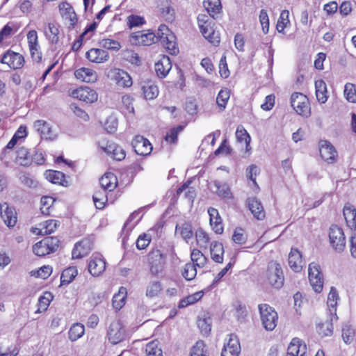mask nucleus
I'll list each match as a JSON object with an SVG mask.
<instances>
[{
  "instance_id": "nucleus-46",
  "label": "nucleus",
  "mask_w": 356,
  "mask_h": 356,
  "mask_svg": "<svg viewBox=\"0 0 356 356\" xmlns=\"http://www.w3.org/2000/svg\"><path fill=\"white\" fill-rule=\"evenodd\" d=\"M55 200L50 196H44L41 198L40 203L41 207L40 211L42 214L49 216L51 214L53 204Z\"/></svg>"
},
{
  "instance_id": "nucleus-42",
  "label": "nucleus",
  "mask_w": 356,
  "mask_h": 356,
  "mask_svg": "<svg viewBox=\"0 0 356 356\" xmlns=\"http://www.w3.org/2000/svg\"><path fill=\"white\" fill-rule=\"evenodd\" d=\"M77 273V269L74 266H70L65 269L60 276L61 284H70L76 277Z\"/></svg>"
},
{
  "instance_id": "nucleus-12",
  "label": "nucleus",
  "mask_w": 356,
  "mask_h": 356,
  "mask_svg": "<svg viewBox=\"0 0 356 356\" xmlns=\"http://www.w3.org/2000/svg\"><path fill=\"white\" fill-rule=\"evenodd\" d=\"M135 152L141 156H147L152 151L150 142L142 136H136L131 142Z\"/></svg>"
},
{
  "instance_id": "nucleus-58",
  "label": "nucleus",
  "mask_w": 356,
  "mask_h": 356,
  "mask_svg": "<svg viewBox=\"0 0 356 356\" xmlns=\"http://www.w3.org/2000/svg\"><path fill=\"white\" fill-rule=\"evenodd\" d=\"M190 356H208L205 344L202 341H197L193 347Z\"/></svg>"
},
{
  "instance_id": "nucleus-13",
  "label": "nucleus",
  "mask_w": 356,
  "mask_h": 356,
  "mask_svg": "<svg viewBox=\"0 0 356 356\" xmlns=\"http://www.w3.org/2000/svg\"><path fill=\"white\" fill-rule=\"evenodd\" d=\"M0 214L4 223L8 227H13L17 222V217L15 209L10 207L7 202L0 204Z\"/></svg>"
},
{
  "instance_id": "nucleus-9",
  "label": "nucleus",
  "mask_w": 356,
  "mask_h": 356,
  "mask_svg": "<svg viewBox=\"0 0 356 356\" xmlns=\"http://www.w3.org/2000/svg\"><path fill=\"white\" fill-rule=\"evenodd\" d=\"M126 331L120 321L112 322L108 330V340L113 344H117L125 339Z\"/></svg>"
},
{
  "instance_id": "nucleus-2",
  "label": "nucleus",
  "mask_w": 356,
  "mask_h": 356,
  "mask_svg": "<svg viewBox=\"0 0 356 356\" xmlns=\"http://www.w3.org/2000/svg\"><path fill=\"white\" fill-rule=\"evenodd\" d=\"M259 310L264 327L268 331H273L277 326L278 320L277 313L267 304L259 305Z\"/></svg>"
},
{
  "instance_id": "nucleus-1",
  "label": "nucleus",
  "mask_w": 356,
  "mask_h": 356,
  "mask_svg": "<svg viewBox=\"0 0 356 356\" xmlns=\"http://www.w3.org/2000/svg\"><path fill=\"white\" fill-rule=\"evenodd\" d=\"M262 278L275 289L282 288L284 285V277L280 264L273 261L269 262L266 270L262 275Z\"/></svg>"
},
{
  "instance_id": "nucleus-16",
  "label": "nucleus",
  "mask_w": 356,
  "mask_h": 356,
  "mask_svg": "<svg viewBox=\"0 0 356 356\" xmlns=\"http://www.w3.org/2000/svg\"><path fill=\"white\" fill-rule=\"evenodd\" d=\"M33 127L45 139L54 140L56 138V134L51 127L44 120H38L35 121Z\"/></svg>"
},
{
  "instance_id": "nucleus-34",
  "label": "nucleus",
  "mask_w": 356,
  "mask_h": 356,
  "mask_svg": "<svg viewBox=\"0 0 356 356\" xmlns=\"http://www.w3.org/2000/svg\"><path fill=\"white\" fill-rule=\"evenodd\" d=\"M144 97L147 100L155 99L159 95V88L152 81L145 83L142 86Z\"/></svg>"
},
{
  "instance_id": "nucleus-23",
  "label": "nucleus",
  "mask_w": 356,
  "mask_h": 356,
  "mask_svg": "<svg viewBox=\"0 0 356 356\" xmlns=\"http://www.w3.org/2000/svg\"><path fill=\"white\" fill-rule=\"evenodd\" d=\"M86 58L92 63H102L109 58L108 53L102 49L92 48L86 52Z\"/></svg>"
},
{
  "instance_id": "nucleus-29",
  "label": "nucleus",
  "mask_w": 356,
  "mask_h": 356,
  "mask_svg": "<svg viewBox=\"0 0 356 356\" xmlns=\"http://www.w3.org/2000/svg\"><path fill=\"white\" fill-rule=\"evenodd\" d=\"M74 75L77 79L87 83H94L97 79L96 72L90 68L78 69L75 71Z\"/></svg>"
},
{
  "instance_id": "nucleus-32",
  "label": "nucleus",
  "mask_w": 356,
  "mask_h": 356,
  "mask_svg": "<svg viewBox=\"0 0 356 356\" xmlns=\"http://www.w3.org/2000/svg\"><path fill=\"white\" fill-rule=\"evenodd\" d=\"M202 35L211 43L218 45L220 43V36L218 32H216L212 23L200 29Z\"/></svg>"
},
{
  "instance_id": "nucleus-31",
  "label": "nucleus",
  "mask_w": 356,
  "mask_h": 356,
  "mask_svg": "<svg viewBox=\"0 0 356 356\" xmlns=\"http://www.w3.org/2000/svg\"><path fill=\"white\" fill-rule=\"evenodd\" d=\"M59 32V26L55 22L48 23L44 30L47 39L53 44L58 42Z\"/></svg>"
},
{
  "instance_id": "nucleus-20",
  "label": "nucleus",
  "mask_w": 356,
  "mask_h": 356,
  "mask_svg": "<svg viewBox=\"0 0 356 356\" xmlns=\"http://www.w3.org/2000/svg\"><path fill=\"white\" fill-rule=\"evenodd\" d=\"M339 300V294L337 289L332 286L327 296V316H331L332 318H338L337 315V307Z\"/></svg>"
},
{
  "instance_id": "nucleus-61",
  "label": "nucleus",
  "mask_w": 356,
  "mask_h": 356,
  "mask_svg": "<svg viewBox=\"0 0 356 356\" xmlns=\"http://www.w3.org/2000/svg\"><path fill=\"white\" fill-rule=\"evenodd\" d=\"M51 296V295L50 293H47L44 294V296L40 297L39 300H38L39 307L36 312L40 313L42 311H45L47 309V307L51 302V300H50Z\"/></svg>"
},
{
  "instance_id": "nucleus-53",
  "label": "nucleus",
  "mask_w": 356,
  "mask_h": 356,
  "mask_svg": "<svg viewBox=\"0 0 356 356\" xmlns=\"http://www.w3.org/2000/svg\"><path fill=\"white\" fill-rule=\"evenodd\" d=\"M355 330L349 324H344L342 327V339L343 341L349 344L355 337Z\"/></svg>"
},
{
  "instance_id": "nucleus-10",
  "label": "nucleus",
  "mask_w": 356,
  "mask_h": 356,
  "mask_svg": "<svg viewBox=\"0 0 356 356\" xmlns=\"http://www.w3.org/2000/svg\"><path fill=\"white\" fill-rule=\"evenodd\" d=\"M71 96L86 103H93L97 100V93L89 87H80L73 90Z\"/></svg>"
},
{
  "instance_id": "nucleus-60",
  "label": "nucleus",
  "mask_w": 356,
  "mask_h": 356,
  "mask_svg": "<svg viewBox=\"0 0 356 356\" xmlns=\"http://www.w3.org/2000/svg\"><path fill=\"white\" fill-rule=\"evenodd\" d=\"M184 129V127L181 125L178 126L177 127L172 128L170 130L168 133L165 136V140L166 142L169 143H175L177 140V136L179 132L181 131Z\"/></svg>"
},
{
  "instance_id": "nucleus-8",
  "label": "nucleus",
  "mask_w": 356,
  "mask_h": 356,
  "mask_svg": "<svg viewBox=\"0 0 356 356\" xmlns=\"http://www.w3.org/2000/svg\"><path fill=\"white\" fill-rule=\"evenodd\" d=\"M309 280L310 284L316 293H320L323 289V279L320 271L318 264L313 262L311 263L308 268Z\"/></svg>"
},
{
  "instance_id": "nucleus-41",
  "label": "nucleus",
  "mask_w": 356,
  "mask_h": 356,
  "mask_svg": "<svg viewBox=\"0 0 356 356\" xmlns=\"http://www.w3.org/2000/svg\"><path fill=\"white\" fill-rule=\"evenodd\" d=\"M16 161L19 165L28 166L31 163V158L28 149L25 147H20L17 151Z\"/></svg>"
},
{
  "instance_id": "nucleus-56",
  "label": "nucleus",
  "mask_w": 356,
  "mask_h": 356,
  "mask_svg": "<svg viewBox=\"0 0 356 356\" xmlns=\"http://www.w3.org/2000/svg\"><path fill=\"white\" fill-rule=\"evenodd\" d=\"M197 275L196 266L191 263L186 264L182 271L183 277L187 280H193Z\"/></svg>"
},
{
  "instance_id": "nucleus-47",
  "label": "nucleus",
  "mask_w": 356,
  "mask_h": 356,
  "mask_svg": "<svg viewBox=\"0 0 356 356\" xmlns=\"http://www.w3.org/2000/svg\"><path fill=\"white\" fill-rule=\"evenodd\" d=\"M195 238L197 245L200 248H207L209 242V237L207 232L200 228L195 232Z\"/></svg>"
},
{
  "instance_id": "nucleus-48",
  "label": "nucleus",
  "mask_w": 356,
  "mask_h": 356,
  "mask_svg": "<svg viewBox=\"0 0 356 356\" xmlns=\"http://www.w3.org/2000/svg\"><path fill=\"white\" fill-rule=\"evenodd\" d=\"M156 41L160 40L161 42L164 40H168V38L174 39L175 36L170 31L168 27L165 24H161L159 26L157 30V33L156 34Z\"/></svg>"
},
{
  "instance_id": "nucleus-14",
  "label": "nucleus",
  "mask_w": 356,
  "mask_h": 356,
  "mask_svg": "<svg viewBox=\"0 0 356 356\" xmlns=\"http://www.w3.org/2000/svg\"><path fill=\"white\" fill-rule=\"evenodd\" d=\"M1 62L7 64L10 68L16 70L20 69L24 65V58L19 53L8 51L3 54Z\"/></svg>"
},
{
  "instance_id": "nucleus-7",
  "label": "nucleus",
  "mask_w": 356,
  "mask_h": 356,
  "mask_svg": "<svg viewBox=\"0 0 356 356\" xmlns=\"http://www.w3.org/2000/svg\"><path fill=\"white\" fill-rule=\"evenodd\" d=\"M133 44L138 46H149L156 42V34L149 30L133 33L130 37Z\"/></svg>"
},
{
  "instance_id": "nucleus-26",
  "label": "nucleus",
  "mask_w": 356,
  "mask_h": 356,
  "mask_svg": "<svg viewBox=\"0 0 356 356\" xmlns=\"http://www.w3.org/2000/svg\"><path fill=\"white\" fill-rule=\"evenodd\" d=\"M106 268V262L104 259L94 257L91 258L88 264V270L95 277L102 275Z\"/></svg>"
},
{
  "instance_id": "nucleus-54",
  "label": "nucleus",
  "mask_w": 356,
  "mask_h": 356,
  "mask_svg": "<svg viewBox=\"0 0 356 356\" xmlns=\"http://www.w3.org/2000/svg\"><path fill=\"white\" fill-rule=\"evenodd\" d=\"M289 12L287 10H284L281 12L280 16L277 23L276 29L278 32L282 33L284 31L287 24L289 23Z\"/></svg>"
},
{
  "instance_id": "nucleus-39",
  "label": "nucleus",
  "mask_w": 356,
  "mask_h": 356,
  "mask_svg": "<svg viewBox=\"0 0 356 356\" xmlns=\"http://www.w3.org/2000/svg\"><path fill=\"white\" fill-rule=\"evenodd\" d=\"M236 137L238 142H244L245 143L246 151L249 152L251 149V137L248 133V131L242 126H239L237 127L236 131Z\"/></svg>"
},
{
  "instance_id": "nucleus-51",
  "label": "nucleus",
  "mask_w": 356,
  "mask_h": 356,
  "mask_svg": "<svg viewBox=\"0 0 356 356\" xmlns=\"http://www.w3.org/2000/svg\"><path fill=\"white\" fill-rule=\"evenodd\" d=\"M99 44L102 48L113 51H118L121 47L118 41L110 38H104L99 42Z\"/></svg>"
},
{
  "instance_id": "nucleus-28",
  "label": "nucleus",
  "mask_w": 356,
  "mask_h": 356,
  "mask_svg": "<svg viewBox=\"0 0 356 356\" xmlns=\"http://www.w3.org/2000/svg\"><path fill=\"white\" fill-rule=\"evenodd\" d=\"M338 318H332L327 316V318L318 323L316 325L317 332L322 337H330L333 333V322L337 321Z\"/></svg>"
},
{
  "instance_id": "nucleus-17",
  "label": "nucleus",
  "mask_w": 356,
  "mask_h": 356,
  "mask_svg": "<svg viewBox=\"0 0 356 356\" xmlns=\"http://www.w3.org/2000/svg\"><path fill=\"white\" fill-rule=\"evenodd\" d=\"M241 346L235 335H230L228 342L225 344L222 350L221 356H238Z\"/></svg>"
},
{
  "instance_id": "nucleus-24",
  "label": "nucleus",
  "mask_w": 356,
  "mask_h": 356,
  "mask_svg": "<svg viewBox=\"0 0 356 356\" xmlns=\"http://www.w3.org/2000/svg\"><path fill=\"white\" fill-rule=\"evenodd\" d=\"M155 71L160 78H165L172 68V63L170 58L163 56L162 58L155 63Z\"/></svg>"
},
{
  "instance_id": "nucleus-38",
  "label": "nucleus",
  "mask_w": 356,
  "mask_h": 356,
  "mask_svg": "<svg viewBox=\"0 0 356 356\" xmlns=\"http://www.w3.org/2000/svg\"><path fill=\"white\" fill-rule=\"evenodd\" d=\"M191 184L192 180L188 179L186 183L178 188L177 195H179L181 193L185 192V197L191 202H193L196 193L194 188L190 186Z\"/></svg>"
},
{
  "instance_id": "nucleus-37",
  "label": "nucleus",
  "mask_w": 356,
  "mask_h": 356,
  "mask_svg": "<svg viewBox=\"0 0 356 356\" xmlns=\"http://www.w3.org/2000/svg\"><path fill=\"white\" fill-rule=\"evenodd\" d=\"M115 80L120 86L124 88H128L132 85V79L129 74L122 70H118L115 72Z\"/></svg>"
},
{
  "instance_id": "nucleus-36",
  "label": "nucleus",
  "mask_w": 356,
  "mask_h": 356,
  "mask_svg": "<svg viewBox=\"0 0 356 356\" xmlns=\"http://www.w3.org/2000/svg\"><path fill=\"white\" fill-rule=\"evenodd\" d=\"M316 96L321 104H324L327 100V86L324 81L320 79L315 81Z\"/></svg>"
},
{
  "instance_id": "nucleus-62",
  "label": "nucleus",
  "mask_w": 356,
  "mask_h": 356,
  "mask_svg": "<svg viewBox=\"0 0 356 356\" xmlns=\"http://www.w3.org/2000/svg\"><path fill=\"white\" fill-rule=\"evenodd\" d=\"M118 128V120L114 116H109L105 123L104 129L108 133H114Z\"/></svg>"
},
{
  "instance_id": "nucleus-11",
  "label": "nucleus",
  "mask_w": 356,
  "mask_h": 356,
  "mask_svg": "<svg viewBox=\"0 0 356 356\" xmlns=\"http://www.w3.org/2000/svg\"><path fill=\"white\" fill-rule=\"evenodd\" d=\"M320 154L327 163H334L337 161L338 154L334 147L327 140L320 141Z\"/></svg>"
},
{
  "instance_id": "nucleus-4",
  "label": "nucleus",
  "mask_w": 356,
  "mask_h": 356,
  "mask_svg": "<svg viewBox=\"0 0 356 356\" xmlns=\"http://www.w3.org/2000/svg\"><path fill=\"white\" fill-rule=\"evenodd\" d=\"M59 242L56 237H46L33 246V251L37 256L44 257L55 252L59 246Z\"/></svg>"
},
{
  "instance_id": "nucleus-15",
  "label": "nucleus",
  "mask_w": 356,
  "mask_h": 356,
  "mask_svg": "<svg viewBox=\"0 0 356 356\" xmlns=\"http://www.w3.org/2000/svg\"><path fill=\"white\" fill-rule=\"evenodd\" d=\"M286 356H309L307 345L298 338H293L288 346Z\"/></svg>"
},
{
  "instance_id": "nucleus-22",
  "label": "nucleus",
  "mask_w": 356,
  "mask_h": 356,
  "mask_svg": "<svg viewBox=\"0 0 356 356\" xmlns=\"http://www.w3.org/2000/svg\"><path fill=\"white\" fill-rule=\"evenodd\" d=\"M343 214L348 227L351 230L356 229V208L350 203L345 204Z\"/></svg>"
},
{
  "instance_id": "nucleus-27",
  "label": "nucleus",
  "mask_w": 356,
  "mask_h": 356,
  "mask_svg": "<svg viewBox=\"0 0 356 356\" xmlns=\"http://www.w3.org/2000/svg\"><path fill=\"white\" fill-rule=\"evenodd\" d=\"M209 188L219 196L223 198L229 199L232 197V193L229 187L226 184H222L219 180H213L208 183Z\"/></svg>"
},
{
  "instance_id": "nucleus-64",
  "label": "nucleus",
  "mask_w": 356,
  "mask_h": 356,
  "mask_svg": "<svg viewBox=\"0 0 356 356\" xmlns=\"http://www.w3.org/2000/svg\"><path fill=\"white\" fill-rule=\"evenodd\" d=\"M150 241L151 238L148 234H141L136 241V247L138 250H144L149 245Z\"/></svg>"
},
{
  "instance_id": "nucleus-49",
  "label": "nucleus",
  "mask_w": 356,
  "mask_h": 356,
  "mask_svg": "<svg viewBox=\"0 0 356 356\" xmlns=\"http://www.w3.org/2000/svg\"><path fill=\"white\" fill-rule=\"evenodd\" d=\"M126 289L121 287L118 294L114 295L112 300L113 307L116 310H120L124 304Z\"/></svg>"
},
{
  "instance_id": "nucleus-63",
  "label": "nucleus",
  "mask_w": 356,
  "mask_h": 356,
  "mask_svg": "<svg viewBox=\"0 0 356 356\" xmlns=\"http://www.w3.org/2000/svg\"><path fill=\"white\" fill-rule=\"evenodd\" d=\"M174 39L168 38V40L165 39L161 41L163 45L165 47V49L168 51V52L172 55H176L179 52V49L177 46L176 42Z\"/></svg>"
},
{
  "instance_id": "nucleus-50",
  "label": "nucleus",
  "mask_w": 356,
  "mask_h": 356,
  "mask_svg": "<svg viewBox=\"0 0 356 356\" xmlns=\"http://www.w3.org/2000/svg\"><path fill=\"white\" fill-rule=\"evenodd\" d=\"M197 326L204 335H207L211 330V320L210 317H199Z\"/></svg>"
},
{
  "instance_id": "nucleus-35",
  "label": "nucleus",
  "mask_w": 356,
  "mask_h": 356,
  "mask_svg": "<svg viewBox=\"0 0 356 356\" xmlns=\"http://www.w3.org/2000/svg\"><path fill=\"white\" fill-rule=\"evenodd\" d=\"M175 233H179L181 238L188 243V240L193 236L191 224L190 222H184L181 225H177L175 227Z\"/></svg>"
},
{
  "instance_id": "nucleus-33",
  "label": "nucleus",
  "mask_w": 356,
  "mask_h": 356,
  "mask_svg": "<svg viewBox=\"0 0 356 356\" xmlns=\"http://www.w3.org/2000/svg\"><path fill=\"white\" fill-rule=\"evenodd\" d=\"M210 252L211 259L216 263L221 264L223 261L224 248L222 243L213 241L211 243Z\"/></svg>"
},
{
  "instance_id": "nucleus-44",
  "label": "nucleus",
  "mask_w": 356,
  "mask_h": 356,
  "mask_svg": "<svg viewBox=\"0 0 356 356\" xmlns=\"http://www.w3.org/2000/svg\"><path fill=\"white\" fill-rule=\"evenodd\" d=\"M146 356H163L159 342L152 341L149 342L145 347Z\"/></svg>"
},
{
  "instance_id": "nucleus-25",
  "label": "nucleus",
  "mask_w": 356,
  "mask_h": 356,
  "mask_svg": "<svg viewBox=\"0 0 356 356\" xmlns=\"http://www.w3.org/2000/svg\"><path fill=\"white\" fill-rule=\"evenodd\" d=\"M247 204L249 210L253 214L254 217L259 220L265 218V211L261 203L255 197H249L247 200Z\"/></svg>"
},
{
  "instance_id": "nucleus-19",
  "label": "nucleus",
  "mask_w": 356,
  "mask_h": 356,
  "mask_svg": "<svg viewBox=\"0 0 356 356\" xmlns=\"http://www.w3.org/2000/svg\"><path fill=\"white\" fill-rule=\"evenodd\" d=\"M59 9L62 17L70 22L69 29H73L77 22V16L73 8L67 3H62L59 5Z\"/></svg>"
},
{
  "instance_id": "nucleus-21",
  "label": "nucleus",
  "mask_w": 356,
  "mask_h": 356,
  "mask_svg": "<svg viewBox=\"0 0 356 356\" xmlns=\"http://www.w3.org/2000/svg\"><path fill=\"white\" fill-rule=\"evenodd\" d=\"M208 213L209 215L210 225L213 230L218 234H222L224 228L218 211L215 208L210 207L208 209Z\"/></svg>"
},
{
  "instance_id": "nucleus-45",
  "label": "nucleus",
  "mask_w": 356,
  "mask_h": 356,
  "mask_svg": "<svg viewBox=\"0 0 356 356\" xmlns=\"http://www.w3.org/2000/svg\"><path fill=\"white\" fill-rule=\"evenodd\" d=\"M230 97V92L227 88L222 89L216 97V104L220 110L223 111Z\"/></svg>"
},
{
  "instance_id": "nucleus-3",
  "label": "nucleus",
  "mask_w": 356,
  "mask_h": 356,
  "mask_svg": "<svg viewBox=\"0 0 356 356\" xmlns=\"http://www.w3.org/2000/svg\"><path fill=\"white\" fill-rule=\"evenodd\" d=\"M329 241L332 248L341 253L346 248V237L343 230L337 225H332L329 229Z\"/></svg>"
},
{
  "instance_id": "nucleus-43",
  "label": "nucleus",
  "mask_w": 356,
  "mask_h": 356,
  "mask_svg": "<svg viewBox=\"0 0 356 356\" xmlns=\"http://www.w3.org/2000/svg\"><path fill=\"white\" fill-rule=\"evenodd\" d=\"M191 258L193 261L192 264H194L195 266L200 268L204 267L207 261V258L197 249H193L192 250Z\"/></svg>"
},
{
  "instance_id": "nucleus-52",
  "label": "nucleus",
  "mask_w": 356,
  "mask_h": 356,
  "mask_svg": "<svg viewBox=\"0 0 356 356\" xmlns=\"http://www.w3.org/2000/svg\"><path fill=\"white\" fill-rule=\"evenodd\" d=\"M58 225H59V223L57 220H47L41 225L42 227L40 228V233L41 234H50L56 230Z\"/></svg>"
},
{
  "instance_id": "nucleus-30",
  "label": "nucleus",
  "mask_w": 356,
  "mask_h": 356,
  "mask_svg": "<svg viewBox=\"0 0 356 356\" xmlns=\"http://www.w3.org/2000/svg\"><path fill=\"white\" fill-rule=\"evenodd\" d=\"M289 265L295 272L301 270L303 265L302 255L297 249L292 248L289 254Z\"/></svg>"
},
{
  "instance_id": "nucleus-55",
  "label": "nucleus",
  "mask_w": 356,
  "mask_h": 356,
  "mask_svg": "<svg viewBox=\"0 0 356 356\" xmlns=\"http://www.w3.org/2000/svg\"><path fill=\"white\" fill-rule=\"evenodd\" d=\"M161 291V283L157 281L150 282L147 286L146 296L149 298H154L159 295Z\"/></svg>"
},
{
  "instance_id": "nucleus-5",
  "label": "nucleus",
  "mask_w": 356,
  "mask_h": 356,
  "mask_svg": "<svg viewBox=\"0 0 356 356\" xmlns=\"http://www.w3.org/2000/svg\"><path fill=\"white\" fill-rule=\"evenodd\" d=\"M291 104L298 114L305 117L310 115L309 99L302 93H293L291 97Z\"/></svg>"
},
{
  "instance_id": "nucleus-18",
  "label": "nucleus",
  "mask_w": 356,
  "mask_h": 356,
  "mask_svg": "<svg viewBox=\"0 0 356 356\" xmlns=\"http://www.w3.org/2000/svg\"><path fill=\"white\" fill-rule=\"evenodd\" d=\"M92 250V243L88 239L77 242L72 252V259H81L86 256Z\"/></svg>"
},
{
  "instance_id": "nucleus-40",
  "label": "nucleus",
  "mask_w": 356,
  "mask_h": 356,
  "mask_svg": "<svg viewBox=\"0 0 356 356\" xmlns=\"http://www.w3.org/2000/svg\"><path fill=\"white\" fill-rule=\"evenodd\" d=\"M84 332L85 327L83 325L79 323H74L68 332L69 339L72 341H75L81 338L84 334Z\"/></svg>"
},
{
  "instance_id": "nucleus-57",
  "label": "nucleus",
  "mask_w": 356,
  "mask_h": 356,
  "mask_svg": "<svg viewBox=\"0 0 356 356\" xmlns=\"http://www.w3.org/2000/svg\"><path fill=\"white\" fill-rule=\"evenodd\" d=\"M344 95L346 99L353 103L356 102V90L355 85L350 83H347L344 87Z\"/></svg>"
},
{
  "instance_id": "nucleus-6",
  "label": "nucleus",
  "mask_w": 356,
  "mask_h": 356,
  "mask_svg": "<svg viewBox=\"0 0 356 356\" xmlns=\"http://www.w3.org/2000/svg\"><path fill=\"white\" fill-rule=\"evenodd\" d=\"M148 261L152 274L157 275L163 271L165 264V257L160 250H152L148 254Z\"/></svg>"
},
{
  "instance_id": "nucleus-59",
  "label": "nucleus",
  "mask_w": 356,
  "mask_h": 356,
  "mask_svg": "<svg viewBox=\"0 0 356 356\" xmlns=\"http://www.w3.org/2000/svg\"><path fill=\"white\" fill-rule=\"evenodd\" d=\"M145 24L143 17L131 15L127 17V24L130 29L138 27Z\"/></svg>"
}]
</instances>
